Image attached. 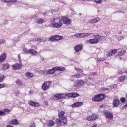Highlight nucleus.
<instances>
[{"label": "nucleus", "mask_w": 127, "mask_h": 127, "mask_svg": "<svg viewBox=\"0 0 127 127\" xmlns=\"http://www.w3.org/2000/svg\"><path fill=\"white\" fill-rule=\"evenodd\" d=\"M50 21L52 23V26L55 27V28H60L63 25V23L61 21V20H60V18L57 17L51 18Z\"/></svg>", "instance_id": "1"}, {"label": "nucleus", "mask_w": 127, "mask_h": 127, "mask_svg": "<svg viewBox=\"0 0 127 127\" xmlns=\"http://www.w3.org/2000/svg\"><path fill=\"white\" fill-rule=\"evenodd\" d=\"M56 124L57 127H61L62 125H66L67 124V119L64 117H60L56 120Z\"/></svg>", "instance_id": "2"}, {"label": "nucleus", "mask_w": 127, "mask_h": 127, "mask_svg": "<svg viewBox=\"0 0 127 127\" xmlns=\"http://www.w3.org/2000/svg\"><path fill=\"white\" fill-rule=\"evenodd\" d=\"M104 98H105L104 94H100L96 95L94 97H92V101L94 102H101L104 100Z\"/></svg>", "instance_id": "3"}, {"label": "nucleus", "mask_w": 127, "mask_h": 127, "mask_svg": "<svg viewBox=\"0 0 127 127\" xmlns=\"http://www.w3.org/2000/svg\"><path fill=\"white\" fill-rule=\"evenodd\" d=\"M24 54H31V55H33V56H36V55H37V52L32 49H24Z\"/></svg>", "instance_id": "4"}, {"label": "nucleus", "mask_w": 127, "mask_h": 127, "mask_svg": "<svg viewBox=\"0 0 127 127\" xmlns=\"http://www.w3.org/2000/svg\"><path fill=\"white\" fill-rule=\"evenodd\" d=\"M62 39H63V36L55 35L54 36L50 37L48 39V41H52L53 42H54V41H58L59 40H61Z\"/></svg>", "instance_id": "5"}, {"label": "nucleus", "mask_w": 127, "mask_h": 127, "mask_svg": "<svg viewBox=\"0 0 127 127\" xmlns=\"http://www.w3.org/2000/svg\"><path fill=\"white\" fill-rule=\"evenodd\" d=\"M50 86H51V81H45L42 85V90H43V91H46L50 88Z\"/></svg>", "instance_id": "6"}, {"label": "nucleus", "mask_w": 127, "mask_h": 127, "mask_svg": "<svg viewBox=\"0 0 127 127\" xmlns=\"http://www.w3.org/2000/svg\"><path fill=\"white\" fill-rule=\"evenodd\" d=\"M86 43L90 44H97V43H99L100 41H99V39H98V37H97V35L95 36V38L89 39L88 40L86 41Z\"/></svg>", "instance_id": "7"}, {"label": "nucleus", "mask_w": 127, "mask_h": 127, "mask_svg": "<svg viewBox=\"0 0 127 127\" xmlns=\"http://www.w3.org/2000/svg\"><path fill=\"white\" fill-rule=\"evenodd\" d=\"M75 69L76 71H77V72H78V73L77 74H74L73 75H72V77L77 78L82 77V75H83V70L79 68H75Z\"/></svg>", "instance_id": "8"}, {"label": "nucleus", "mask_w": 127, "mask_h": 127, "mask_svg": "<svg viewBox=\"0 0 127 127\" xmlns=\"http://www.w3.org/2000/svg\"><path fill=\"white\" fill-rule=\"evenodd\" d=\"M62 20L64 24H66V25L71 24V20L66 17V16L62 17Z\"/></svg>", "instance_id": "9"}, {"label": "nucleus", "mask_w": 127, "mask_h": 127, "mask_svg": "<svg viewBox=\"0 0 127 127\" xmlns=\"http://www.w3.org/2000/svg\"><path fill=\"white\" fill-rule=\"evenodd\" d=\"M100 20V17H97L93 19H91L88 20L89 23H90L91 24H93L94 23H97L99 22V21Z\"/></svg>", "instance_id": "10"}, {"label": "nucleus", "mask_w": 127, "mask_h": 127, "mask_svg": "<svg viewBox=\"0 0 127 127\" xmlns=\"http://www.w3.org/2000/svg\"><path fill=\"white\" fill-rule=\"evenodd\" d=\"M83 104H84V103L82 102H77L69 105V107H71V108H78V107H81Z\"/></svg>", "instance_id": "11"}, {"label": "nucleus", "mask_w": 127, "mask_h": 127, "mask_svg": "<svg viewBox=\"0 0 127 127\" xmlns=\"http://www.w3.org/2000/svg\"><path fill=\"white\" fill-rule=\"evenodd\" d=\"M66 97V94H57L54 95V97L57 100H62V99H64Z\"/></svg>", "instance_id": "12"}, {"label": "nucleus", "mask_w": 127, "mask_h": 127, "mask_svg": "<svg viewBox=\"0 0 127 127\" xmlns=\"http://www.w3.org/2000/svg\"><path fill=\"white\" fill-rule=\"evenodd\" d=\"M104 115L107 119H113L114 116L109 111H105L104 112Z\"/></svg>", "instance_id": "13"}, {"label": "nucleus", "mask_w": 127, "mask_h": 127, "mask_svg": "<svg viewBox=\"0 0 127 127\" xmlns=\"http://www.w3.org/2000/svg\"><path fill=\"white\" fill-rule=\"evenodd\" d=\"M96 119H98V116L96 114H92L91 116H88L86 118L87 121H95Z\"/></svg>", "instance_id": "14"}, {"label": "nucleus", "mask_w": 127, "mask_h": 127, "mask_svg": "<svg viewBox=\"0 0 127 127\" xmlns=\"http://www.w3.org/2000/svg\"><path fill=\"white\" fill-rule=\"evenodd\" d=\"M10 66L8 63H5L0 65V67L2 68L3 70H8V69H9Z\"/></svg>", "instance_id": "15"}, {"label": "nucleus", "mask_w": 127, "mask_h": 127, "mask_svg": "<svg viewBox=\"0 0 127 127\" xmlns=\"http://www.w3.org/2000/svg\"><path fill=\"white\" fill-rule=\"evenodd\" d=\"M28 103L30 106H32V107H39L40 105L38 103L34 102V101L32 100H30L28 101Z\"/></svg>", "instance_id": "16"}, {"label": "nucleus", "mask_w": 127, "mask_h": 127, "mask_svg": "<svg viewBox=\"0 0 127 127\" xmlns=\"http://www.w3.org/2000/svg\"><path fill=\"white\" fill-rule=\"evenodd\" d=\"M82 49H83V45L79 44L74 47L75 52H79V51H81Z\"/></svg>", "instance_id": "17"}, {"label": "nucleus", "mask_w": 127, "mask_h": 127, "mask_svg": "<svg viewBox=\"0 0 127 127\" xmlns=\"http://www.w3.org/2000/svg\"><path fill=\"white\" fill-rule=\"evenodd\" d=\"M55 71H56V69H55L54 67L51 69L47 70L46 71V75H52L55 73Z\"/></svg>", "instance_id": "18"}, {"label": "nucleus", "mask_w": 127, "mask_h": 127, "mask_svg": "<svg viewBox=\"0 0 127 127\" xmlns=\"http://www.w3.org/2000/svg\"><path fill=\"white\" fill-rule=\"evenodd\" d=\"M93 35V34L92 33H80V38H83L84 37H87L88 36H91V35Z\"/></svg>", "instance_id": "19"}, {"label": "nucleus", "mask_w": 127, "mask_h": 127, "mask_svg": "<svg viewBox=\"0 0 127 127\" xmlns=\"http://www.w3.org/2000/svg\"><path fill=\"white\" fill-rule=\"evenodd\" d=\"M21 67H22L21 64H16L12 65V68L14 70H18V69H20V68H21Z\"/></svg>", "instance_id": "20"}, {"label": "nucleus", "mask_w": 127, "mask_h": 127, "mask_svg": "<svg viewBox=\"0 0 127 127\" xmlns=\"http://www.w3.org/2000/svg\"><path fill=\"white\" fill-rule=\"evenodd\" d=\"M114 107H118L120 106V100L118 99H114L113 102Z\"/></svg>", "instance_id": "21"}, {"label": "nucleus", "mask_w": 127, "mask_h": 127, "mask_svg": "<svg viewBox=\"0 0 127 127\" xmlns=\"http://www.w3.org/2000/svg\"><path fill=\"white\" fill-rule=\"evenodd\" d=\"M10 125H13V126H17L19 124L17 119H12L10 121Z\"/></svg>", "instance_id": "22"}, {"label": "nucleus", "mask_w": 127, "mask_h": 127, "mask_svg": "<svg viewBox=\"0 0 127 127\" xmlns=\"http://www.w3.org/2000/svg\"><path fill=\"white\" fill-rule=\"evenodd\" d=\"M54 69H55L56 71H65V67H63V66H56L54 67Z\"/></svg>", "instance_id": "23"}, {"label": "nucleus", "mask_w": 127, "mask_h": 127, "mask_svg": "<svg viewBox=\"0 0 127 127\" xmlns=\"http://www.w3.org/2000/svg\"><path fill=\"white\" fill-rule=\"evenodd\" d=\"M44 20L42 18H38L35 20V23L39 24H42L43 23Z\"/></svg>", "instance_id": "24"}, {"label": "nucleus", "mask_w": 127, "mask_h": 127, "mask_svg": "<svg viewBox=\"0 0 127 127\" xmlns=\"http://www.w3.org/2000/svg\"><path fill=\"white\" fill-rule=\"evenodd\" d=\"M5 58H6V55L5 54H2L0 56V63H2V62L5 60Z\"/></svg>", "instance_id": "25"}, {"label": "nucleus", "mask_w": 127, "mask_h": 127, "mask_svg": "<svg viewBox=\"0 0 127 127\" xmlns=\"http://www.w3.org/2000/svg\"><path fill=\"white\" fill-rule=\"evenodd\" d=\"M84 81L78 80L75 82V84H76V86H82L84 85Z\"/></svg>", "instance_id": "26"}, {"label": "nucleus", "mask_w": 127, "mask_h": 127, "mask_svg": "<svg viewBox=\"0 0 127 127\" xmlns=\"http://www.w3.org/2000/svg\"><path fill=\"white\" fill-rule=\"evenodd\" d=\"M54 124H55V123H54L53 121L50 120L48 123L47 126L48 127H53V126H54Z\"/></svg>", "instance_id": "27"}, {"label": "nucleus", "mask_w": 127, "mask_h": 127, "mask_svg": "<svg viewBox=\"0 0 127 127\" xmlns=\"http://www.w3.org/2000/svg\"><path fill=\"white\" fill-rule=\"evenodd\" d=\"M97 37L98 39V41L99 40H101V41L106 40V37L104 36H101L99 35H97Z\"/></svg>", "instance_id": "28"}, {"label": "nucleus", "mask_w": 127, "mask_h": 127, "mask_svg": "<svg viewBox=\"0 0 127 127\" xmlns=\"http://www.w3.org/2000/svg\"><path fill=\"white\" fill-rule=\"evenodd\" d=\"M64 115H65V112H64L63 111L60 112L58 114L59 118L64 117Z\"/></svg>", "instance_id": "29"}, {"label": "nucleus", "mask_w": 127, "mask_h": 127, "mask_svg": "<svg viewBox=\"0 0 127 127\" xmlns=\"http://www.w3.org/2000/svg\"><path fill=\"white\" fill-rule=\"evenodd\" d=\"M3 2H16V0H1Z\"/></svg>", "instance_id": "30"}, {"label": "nucleus", "mask_w": 127, "mask_h": 127, "mask_svg": "<svg viewBox=\"0 0 127 127\" xmlns=\"http://www.w3.org/2000/svg\"><path fill=\"white\" fill-rule=\"evenodd\" d=\"M26 77H27L28 78H32V77H33V73L30 72H26Z\"/></svg>", "instance_id": "31"}, {"label": "nucleus", "mask_w": 127, "mask_h": 127, "mask_svg": "<svg viewBox=\"0 0 127 127\" xmlns=\"http://www.w3.org/2000/svg\"><path fill=\"white\" fill-rule=\"evenodd\" d=\"M125 53H126V51H120V52H118V56H123V55H124V54H125Z\"/></svg>", "instance_id": "32"}, {"label": "nucleus", "mask_w": 127, "mask_h": 127, "mask_svg": "<svg viewBox=\"0 0 127 127\" xmlns=\"http://www.w3.org/2000/svg\"><path fill=\"white\" fill-rule=\"evenodd\" d=\"M125 77L124 76H122L121 77H119L118 79L119 82H124L125 81Z\"/></svg>", "instance_id": "33"}, {"label": "nucleus", "mask_w": 127, "mask_h": 127, "mask_svg": "<svg viewBox=\"0 0 127 127\" xmlns=\"http://www.w3.org/2000/svg\"><path fill=\"white\" fill-rule=\"evenodd\" d=\"M76 97H80V94L77 93H72V98H76Z\"/></svg>", "instance_id": "34"}, {"label": "nucleus", "mask_w": 127, "mask_h": 127, "mask_svg": "<svg viewBox=\"0 0 127 127\" xmlns=\"http://www.w3.org/2000/svg\"><path fill=\"white\" fill-rule=\"evenodd\" d=\"M111 52V53L112 54V55H114L115 54H116V53H117V52H118V50L116 49H114L111 50V51H110Z\"/></svg>", "instance_id": "35"}, {"label": "nucleus", "mask_w": 127, "mask_h": 127, "mask_svg": "<svg viewBox=\"0 0 127 127\" xmlns=\"http://www.w3.org/2000/svg\"><path fill=\"white\" fill-rule=\"evenodd\" d=\"M39 74H41V75H46V71L40 70L39 71Z\"/></svg>", "instance_id": "36"}, {"label": "nucleus", "mask_w": 127, "mask_h": 127, "mask_svg": "<svg viewBox=\"0 0 127 127\" xmlns=\"http://www.w3.org/2000/svg\"><path fill=\"white\" fill-rule=\"evenodd\" d=\"M5 78V77L4 76V75H0V83L3 82Z\"/></svg>", "instance_id": "37"}, {"label": "nucleus", "mask_w": 127, "mask_h": 127, "mask_svg": "<svg viewBox=\"0 0 127 127\" xmlns=\"http://www.w3.org/2000/svg\"><path fill=\"white\" fill-rule=\"evenodd\" d=\"M14 95L16 97L19 96V94H20V92L19 90H16L14 92Z\"/></svg>", "instance_id": "38"}, {"label": "nucleus", "mask_w": 127, "mask_h": 127, "mask_svg": "<svg viewBox=\"0 0 127 127\" xmlns=\"http://www.w3.org/2000/svg\"><path fill=\"white\" fill-rule=\"evenodd\" d=\"M107 56H108V57H111L113 56V54H112V52H111V51L107 52Z\"/></svg>", "instance_id": "39"}, {"label": "nucleus", "mask_w": 127, "mask_h": 127, "mask_svg": "<svg viewBox=\"0 0 127 127\" xmlns=\"http://www.w3.org/2000/svg\"><path fill=\"white\" fill-rule=\"evenodd\" d=\"M7 86V85H6V84L0 83V89H1L2 88H5V87H6Z\"/></svg>", "instance_id": "40"}, {"label": "nucleus", "mask_w": 127, "mask_h": 127, "mask_svg": "<svg viewBox=\"0 0 127 127\" xmlns=\"http://www.w3.org/2000/svg\"><path fill=\"white\" fill-rule=\"evenodd\" d=\"M74 37L76 38H80V33L76 34L74 35Z\"/></svg>", "instance_id": "41"}, {"label": "nucleus", "mask_w": 127, "mask_h": 127, "mask_svg": "<svg viewBox=\"0 0 127 127\" xmlns=\"http://www.w3.org/2000/svg\"><path fill=\"white\" fill-rule=\"evenodd\" d=\"M15 83L16 84H17V85H18L19 86H20V85H21V81L19 80H16Z\"/></svg>", "instance_id": "42"}, {"label": "nucleus", "mask_w": 127, "mask_h": 127, "mask_svg": "<svg viewBox=\"0 0 127 127\" xmlns=\"http://www.w3.org/2000/svg\"><path fill=\"white\" fill-rule=\"evenodd\" d=\"M65 95H66V96H67V97H70L71 98H72V93H66L65 94Z\"/></svg>", "instance_id": "43"}, {"label": "nucleus", "mask_w": 127, "mask_h": 127, "mask_svg": "<svg viewBox=\"0 0 127 127\" xmlns=\"http://www.w3.org/2000/svg\"><path fill=\"white\" fill-rule=\"evenodd\" d=\"M105 58H98L97 59V61H99V62H101V61H105Z\"/></svg>", "instance_id": "44"}, {"label": "nucleus", "mask_w": 127, "mask_h": 127, "mask_svg": "<svg viewBox=\"0 0 127 127\" xmlns=\"http://www.w3.org/2000/svg\"><path fill=\"white\" fill-rule=\"evenodd\" d=\"M120 101L121 103H125V102H126V98L125 97H122Z\"/></svg>", "instance_id": "45"}, {"label": "nucleus", "mask_w": 127, "mask_h": 127, "mask_svg": "<svg viewBox=\"0 0 127 127\" xmlns=\"http://www.w3.org/2000/svg\"><path fill=\"white\" fill-rule=\"evenodd\" d=\"M38 15H32L30 18H31L32 19L33 18H35L36 17H38Z\"/></svg>", "instance_id": "46"}, {"label": "nucleus", "mask_w": 127, "mask_h": 127, "mask_svg": "<svg viewBox=\"0 0 127 127\" xmlns=\"http://www.w3.org/2000/svg\"><path fill=\"white\" fill-rule=\"evenodd\" d=\"M3 43H5V40L3 39L0 40V44H2Z\"/></svg>", "instance_id": "47"}, {"label": "nucleus", "mask_w": 127, "mask_h": 127, "mask_svg": "<svg viewBox=\"0 0 127 127\" xmlns=\"http://www.w3.org/2000/svg\"><path fill=\"white\" fill-rule=\"evenodd\" d=\"M5 115V113L4 112L0 111V116H4Z\"/></svg>", "instance_id": "48"}, {"label": "nucleus", "mask_w": 127, "mask_h": 127, "mask_svg": "<svg viewBox=\"0 0 127 127\" xmlns=\"http://www.w3.org/2000/svg\"><path fill=\"white\" fill-rule=\"evenodd\" d=\"M96 3H102V0H95Z\"/></svg>", "instance_id": "49"}, {"label": "nucleus", "mask_w": 127, "mask_h": 127, "mask_svg": "<svg viewBox=\"0 0 127 127\" xmlns=\"http://www.w3.org/2000/svg\"><path fill=\"white\" fill-rule=\"evenodd\" d=\"M125 39V37L121 36L118 38V40L119 41H121L122 40V39Z\"/></svg>", "instance_id": "50"}, {"label": "nucleus", "mask_w": 127, "mask_h": 127, "mask_svg": "<svg viewBox=\"0 0 127 127\" xmlns=\"http://www.w3.org/2000/svg\"><path fill=\"white\" fill-rule=\"evenodd\" d=\"M4 112H5V113H10V110L8 109H5L4 110Z\"/></svg>", "instance_id": "51"}, {"label": "nucleus", "mask_w": 127, "mask_h": 127, "mask_svg": "<svg viewBox=\"0 0 127 127\" xmlns=\"http://www.w3.org/2000/svg\"><path fill=\"white\" fill-rule=\"evenodd\" d=\"M102 90L103 91H110V89H109L108 88H106V87L103 88Z\"/></svg>", "instance_id": "52"}, {"label": "nucleus", "mask_w": 127, "mask_h": 127, "mask_svg": "<svg viewBox=\"0 0 127 127\" xmlns=\"http://www.w3.org/2000/svg\"><path fill=\"white\" fill-rule=\"evenodd\" d=\"M14 41L15 42H17V41H18V39H17V38H14Z\"/></svg>", "instance_id": "53"}, {"label": "nucleus", "mask_w": 127, "mask_h": 127, "mask_svg": "<svg viewBox=\"0 0 127 127\" xmlns=\"http://www.w3.org/2000/svg\"><path fill=\"white\" fill-rule=\"evenodd\" d=\"M91 75H92V76H94V75H96V72H92L91 73Z\"/></svg>", "instance_id": "54"}, {"label": "nucleus", "mask_w": 127, "mask_h": 127, "mask_svg": "<svg viewBox=\"0 0 127 127\" xmlns=\"http://www.w3.org/2000/svg\"><path fill=\"white\" fill-rule=\"evenodd\" d=\"M97 124H93V125L91 127H97Z\"/></svg>", "instance_id": "55"}, {"label": "nucleus", "mask_w": 127, "mask_h": 127, "mask_svg": "<svg viewBox=\"0 0 127 127\" xmlns=\"http://www.w3.org/2000/svg\"><path fill=\"white\" fill-rule=\"evenodd\" d=\"M6 127H13L11 125H7Z\"/></svg>", "instance_id": "56"}, {"label": "nucleus", "mask_w": 127, "mask_h": 127, "mask_svg": "<svg viewBox=\"0 0 127 127\" xmlns=\"http://www.w3.org/2000/svg\"><path fill=\"white\" fill-rule=\"evenodd\" d=\"M18 59H20V55H18Z\"/></svg>", "instance_id": "57"}, {"label": "nucleus", "mask_w": 127, "mask_h": 127, "mask_svg": "<svg viewBox=\"0 0 127 127\" xmlns=\"http://www.w3.org/2000/svg\"><path fill=\"white\" fill-rule=\"evenodd\" d=\"M4 22H5V24H6V23H7V20H5L4 21Z\"/></svg>", "instance_id": "58"}, {"label": "nucleus", "mask_w": 127, "mask_h": 127, "mask_svg": "<svg viewBox=\"0 0 127 127\" xmlns=\"http://www.w3.org/2000/svg\"><path fill=\"white\" fill-rule=\"evenodd\" d=\"M123 73H124V72H123V71H120L119 72V74H123Z\"/></svg>", "instance_id": "59"}, {"label": "nucleus", "mask_w": 127, "mask_h": 127, "mask_svg": "<svg viewBox=\"0 0 127 127\" xmlns=\"http://www.w3.org/2000/svg\"><path fill=\"white\" fill-rule=\"evenodd\" d=\"M114 88H117V85L115 84L113 86Z\"/></svg>", "instance_id": "60"}, {"label": "nucleus", "mask_w": 127, "mask_h": 127, "mask_svg": "<svg viewBox=\"0 0 127 127\" xmlns=\"http://www.w3.org/2000/svg\"><path fill=\"white\" fill-rule=\"evenodd\" d=\"M124 107L127 108V103L125 105Z\"/></svg>", "instance_id": "61"}, {"label": "nucleus", "mask_w": 127, "mask_h": 127, "mask_svg": "<svg viewBox=\"0 0 127 127\" xmlns=\"http://www.w3.org/2000/svg\"><path fill=\"white\" fill-rule=\"evenodd\" d=\"M83 0V1H87V0Z\"/></svg>", "instance_id": "62"}, {"label": "nucleus", "mask_w": 127, "mask_h": 127, "mask_svg": "<svg viewBox=\"0 0 127 127\" xmlns=\"http://www.w3.org/2000/svg\"><path fill=\"white\" fill-rule=\"evenodd\" d=\"M125 73H126V74H127V69L126 70H125Z\"/></svg>", "instance_id": "63"}, {"label": "nucleus", "mask_w": 127, "mask_h": 127, "mask_svg": "<svg viewBox=\"0 0 127 127\" xmlns=\"http://www.w3.org/2000/svg\"><path fill=\"white\" fill-rule=\"evenodd\" d=\"M119 34H122V32H120Z\"/></svg>", "instance_id": "64"}]
</instances>
